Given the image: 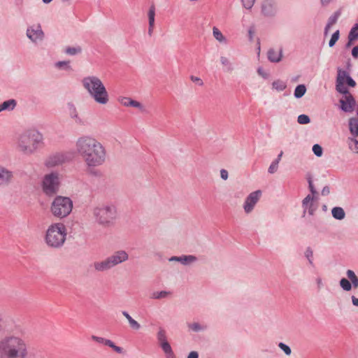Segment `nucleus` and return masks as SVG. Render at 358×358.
Instances as JSON below:
<instances>
[{"instance_id":"864d4df0","label":"nucleus","mask_w":358,"mask_h":358,"mask_svg":"<svg viewBox=\"0 0 358 358\" xmlns=\"http://www.w3.org/2000/svg\"><path fill=\"white\" fill-rule=\"evenodd\" d=\"M308 183H309V188L311 192L310 194H313L315 196V194H317V192L315 189V187L313 185V182L310 180H309Z\"/></svg>"},{"instance_id":"49530a36","label":"nucleus","mask_w":358,"mask_h":358,"mask_svg":"<svg viewBox=\"0 0 358 358\" xmlns=\"http://www.w3.org/2000/svg\"><path fill=\"white\" fill-rule=\"evenodd\" d=\"M190 79H191V80H192L193 83H194L197 84V85H199V86H202V85H203V83L202 80H201L200 78H199V77L192 76L190 77Z\"/></svg>"},{"instance_id":"c03bdc74","label":"nucleus","mask_w":358,"mask_h":358,"mask_svg":"<svg viewBox=\"0 0 358 358\" xmlns=\"http://www.w3.org/2000/svg\"><path fill=\"white\" fill-rule=\"evenodd\" d=\"M70 116L73 120H75L78 116H80L78 112L74 106H71L70 108Z\"/></svg>"},{"instance_id":"2f4dec72","label":"nucleus","mask_w":358,"mask_h":358,"mask_svg":"<svg viewBox=\"0 0 358 358\" xmlns=\"http://www.w3.org/2000/svg\"><path fill=\"white\" fill-rule=\"evenodd\" d=\"M332 215L337 220H343L345 217L344 210L341 207H335L331 210Z\"/></svg>"},{"instance_id":"a18cd8bd","label":"nucleus","mask_w":358,"mask_h":358,"mask_svg":"<svg viewBox=\"0 0 358 358\" xmlns=\"http://www.w3.org/2000/svg\"><path fill=\"white\" fill-rule=\"evenodd\" d=\"M181 257L182 260H180V262H181L182 264H186L187 262V259H189L190 262H194L196 260V257L192 255L184 256Z\"/></svg>"},{"instance_id":"7c9ffc66","label":"nucleus","mask_w":358,"mask_h":358,"mask_svg":"<svg viewBox=\"0 0 358 358\" xmlns=\"http://www.w3.org/2000/svg\"><path fill=\"white\" fill-rule=\"evenodd\" d=\"M15 105L16 102L14 99L6 101L0 105V113L5 110H13Z\"/></svg>"},{"instance_id":"69168bd1","label":"nucleus","mask_w":358,"mask_h":358,"mask_svg":"<svg viewBox=\"0 0 358 358\" xmlns=\"http://www.w3.org/2000/svg\"><path fill=\"white\" fill-rule=\"evenodd\" d=\"M52 0H43V1L45 3H48L50 2H51Z\"/></svg>"},{"instance_id":"603ef678","label":"nucleus","mask_w":358,"mask_h":358,"mask_svg":"<svg viewBox=\"0 0 358 358\" xmlns=\"http://www.w3.org/2000/svg\"><path fill=\"white\" fill-rule=\"evenodd\" d=\"M352 55L355 59L358 58V45L355 46L352 50Z\"/></svg>"},{"instance_id":"338daca9","label":"nucleus","mask_w":358,"mask_h":358,"mask_svg":"<svg viewBox=\"0 0 358 358\" xmlns=\"http://www.w3.org/2000/svg\"><path fill=\"white\" fill-rule=\"evenodd\" d=\"M352 42H350V40H348V44H347V46H348V47L350 46V45H351V44H352Z\"/></svg>"},{"instance_id":"bf43d9fd","label":"nucleus","mask_w":358,"mask_h":358,"mask_svg":"<svg viewBox=\"0 0 358 358\" xmlns=\"http://www.w3.org/2000/svg\"><path fill=\"white\" fill-rule=\"evenodd\" d=\"M329 189L327 187H324L323 189L322 190V195H327V194H329Z\"/></svg>"},{"instance_id":"dca6fc26","label":"nucleus","mask_w":358,"mask_h":358,"mask_svg":"<svg viewBox=\"0 0 358 358\" xmlns=\"http://www.w3.org/2000/svg\"><path fill=\"white\" fill-rule=\"evenodd\" d=\"M157 338L163 351L164 352H170L171 345L167 341L166 332L164 329H159V331L157 334Z\"/></svg>"},{"instance_id":"f3484780","label":"nucleus","mask_w":358,"mask_h":358,"mask_svg":"<svg viewBox=\"0 0 358 358\" xmlns=\"http://www.w3.org/2000/svg\"><path fill=\"white\" fill-rule=\"evenodd\" d=\"M64 161L65 157L64 155L61 153H57L48 157L45 160V164L48 167H54L63 164Z\"/></svg>"},{"instance_id":"4d7b16f0","label":"nucleus","mask_w":358,"mask_h":358,"mask_svg":"<svg viewBox=\"0 0 358 358\" xmlns=\"http://www.w3.org/2000/svg\"><path fill=\"white\" fill-rule=\"evenodd\" d=\"M187 358H198V353L195 351L191 352Z\"/></svg>"},{"instance_id":"0eeeda50","label":"nucleus","mask_w":358,"mask_h":358,"mask_svg":"<svg viewBox=\"0 0 358 358\" xmlns=\"http://www.w3.org/2000/svg\"><path fill=\"white\" fill-rule=\"evenodd\" d=\"M92 215L99 224L108 227L116 217V208L111 205H99L92 209Z\"/></svg>"},{"instance_id":"bb28decb","label":"nucleus","mask_w":358,"mask_h":358,"mask_svg":"<svg viewBox=\"0 0 358 358\" xmlns=\"http://www.w3.org/2000/svg\"><path fill=\"white\" fill-rule=\"evenodd\" d=\"M357 137L351 136L348 137L347 140V143L349 147V149L355 153H358V140L356 138Z\"/></svg>"},{"instance_id":"b1692460","label":"nucleus","mask_w":358,"mask_h":358,"mask_svg":"<svg viewBox=\"0 0 358 358\" xmlns=\"http://www.w3.org/2000/svg\"><path fill=\"white\" fill-rule=\"evenodd\" d=\"M349 129L352 136H358V119L352 117L349 120Z\"/></svg>"},{"instance_id":"39448f33","label":"nucleus","mask_w":358,"mask_h":358,"mask_svg":"<svg viewBox=\"0 0 358 358\" xmlns=\"http://www.w3.org/2000/svg\"><path fill=\"white\" fill-rule=\"evenodd\" d=\"M67 228L62 222H53L47 227L44 234L45 245L52 249L62 248L66 241Z\"/></svg>"},{"instance_id":"5701e85b","label":"nucleus","mask_w":358,"mask_h":358,"mask_svg":"<svg viewBox=\"0 0 358 358\" xmlns=\"http://www.w3.org/2000/svg\"><path fill=\"white\" fill-rule=\"evenodd\" d=\"M220 64L225 72L230 73L234 70L233 64L230 59L226 56H221L220 58Z\"/></svg>"},{"instance_id":"c9c22d12","label":"nucleus","mask_w":358,"mask_h":358,"mask_svg":"<svg viewBox=\"0 0 358 358\" xmlns=\"http://www.w3.org/2000/svg\"><path fill=\"white\" fill-rule=\"evenodd\" d=\"M340 36L339 30L336 31L331 36V39L329 42V47L332 48L336 43L338 41Z\"/></svg>"},{"instance_id":"0e129e2a","label":"nucleus","mask_w":358,"mask_h":358,"mask_svg":"<svg viewBox=\"0 0 358 358\" xmlns=\"http://www.w3.org/2000/svg\"><path fill=\"white\" fill-rule=\"evenodd\" d=\"M330 0H321L322 4H327Z\"/></svg>"},{"instance_id":"72a5a7b5","label":"nucleus","mask_w":358,"mask_h":358,"mask_svg":"<svg viewBox=\"0 0 358 358\" xmlns=\"http://www.w3.org/2000/svg\"><path fill=\"white\" fill-rule=\"evenodd\" d=\"M306 92V88L304 85H298L294 90V96L296 98L302 97Z\"/></svg>"},{"instance_id":"393cba45","label":"nucleus","mask_w":358,"mask_h":358,"mask_svg":"<svg viewBox=\"0 0 358 358\" xmlns=\"http://www.w3.org/2000/svg\"><path fill=\"white\" fill-rule=\"evenodd\" d=\"M148 20H149L148 33H149V34H151L152 31L153 30V28H154V25H155V6H150L148 13Z\"/></svg>"},{"instance_id":"a211bd4d","label":"nucleus","mask_w":358,"mask_h":358,"mask_svg":"<svg viewBox=\"0 0 358 358\" xmlns=\"http://www.w3.org/2000/svg\"><path fill=\"white\" fill-rule=\"evenodd\" d=\"M119 103L125 107H134L139 108L140 110H143V105L135 100H133L132 99L127 97V96H120L118 98Z\"/></svg>"},{"instance_id":"c85d7f7f","label":"nucleus","mask_w":358,"mask_h":358,"mask_svg":"<svg viewBox=\"0 0 358 358\" xmlns=\"http://www.w3.org/2000/svg\"><path fill=\"white\" fill-rule=\"evenodd\" d=\"M122 315L128 320L129 324L132 329L135 330H138L140 329L141 325L139 324V323L135 320H134L127 312L124 311L122 313Z\"/></svg>"},{"instance_id":"1a4fd4ad","label":"nucleus","mask_w":358,"mask_h":358,"mask_svg":"<svg viewBox=\"0 0 358 358\" xmlns=\"http://www.w3.org/2000/svg\"><path fill=\"white\" fill-rule=\"evenodd\" d=\"M356 85V82L351 78L347 71L341 68L337 69L336 90L338 92H346V91H349L348 86L355 87Z\"/></svg>"},{"instance_id":"423d86ee","label":"nucleus","mask_w":358,"mask_h":358,"mask_svg":"<svg viewBox=\"0 0 358 358\" xmlns=\"http://www.w3.org/2000/svg\"><path fill=\"white\" fill-rule=\"evenodd\" d=\"M73 207V201L67 196H57L50 203V212L59 219L69 216Z\"/></svg>"},{"instance_id":"6e6d98bb","label":"nucleus","mask_w":358,"mask_h":358,"mask_svg":"<svg viewBox=\"0 0 358 358\" xmlns=\"http://www.w3.org/2000/svg\"><path fill=\"white\" fill-rule=\"evenodd\" d=\"M316 283L317 285V288L320 289L323 287V282L321 278H316Z\"/></svg>"},{"instance_id":"09e8293b","label":"nucleus","mask_w":358,"mask_h":358,"mask_svg":"<svg viewBox=\"0 0 358 358\" xmlns=\"http://www.w3.org/2000/svg\"><path fill=\"white\" fill-rule=\"evenodd\" d=\"M55 66L58 68L64 67L68 69H70V66H69V62H59L56 63Z\"/></svg>"},{"instance_id":"4be33fe9","label":"nucleus","mask_w":358,"mask_h":358,"mask_svg":"<svg viewBox=\"0 0 358 358\" xmlns=\"http://www.w3.org/2000/svg\"><path fill=\"white\" fill-rule=\"evenodd\" d=\"M275 10V3L272 0H266L262 5V11L266 15H272Z\"/></svg>"},{"instance_id":"37998d69","label":"nucleus","mask_w":358,"mask_h":358,"mask_svg":"<svg viewBox=\"0 0 358 358\" xmlns=\"http://www.w3.org/2000/svg\"><path fill=\"white\" fill-rule=\"evenodd\" d=\"M243 6L247 9H250L254 5L255 0H241Z\"/></svg>"},{"instance_id":"4c0bfd02","label":"nucleus","mask_w":358,"mask_h":358,"mask_svg":"<svg viewBox=\"0 0 358 358\" xmlns=\"http://www.w3.org/2000/svg\"><path fill=\"white\" fill-rule=\"evenodd\" d=\"M297 121L301 124H308L310 121L309 117L306 115H300L298 117Z\"/></svg>"},{"instance_id":"774afa93","label":"nucleus","mask_w":358,"mask_h":358,"mask_svg":"<svg viewBox=\"0 0 358 358\" xmlns=\"http://www.w3.org/2000/svg\"><path fill=\"white\" fill-rule=\"evenodd\" d=\"M357 24H358V23H357Z\"/></svg>"},{"instance_id":"20e7f679","label":"nucleus","mask_w":358,"mask_h":358,"mask_svg":"<svg viewBox=\"0 0 358 358\" xmlns=\"http://www.w3.org/2000/svg\"><path fill=\"white\" fill-rule=\"evenodd\" d=\"M82 85L94 101L100 105L109 102V94L101 80L95 76H89L82 80Z\"/></svg>"},{"instance_id":"6ab92c4d","label":"nucleus","mask_w":358,"mask_h":358,"mask_svg":"<svg viewBox=\"0 0 358 358\" xmlns=\"http://www.w3.org/2000/svg\"><path fill=\"white\" fill-rule=\"evenodd\" d=\"M92 339L99 343H102L105 345L109 346L110 348H113L116 352L117 353H122V348L120 347H118L114 344L113 341L108 339H106L102 337H99L96 336H92Z\"/></svg>"},{"instance_id":"de8ad7c7","label":"nucleus","mask_w":358,"mask_h":358,"mask_svg":"<svg viewBox=\"0 0 358 358\" xmlns=\"http://www.w3.org/2000/svg\"><path fill=\"white\" fill-rule=\"evenodd\" d=\"M189 327L194 331H198L202 329V328L198 323L189 324Z\"/></svg>"},{"instance_id":"412c9836","label":"nucleus","mask_w":358,"mask_h":358,"mask_svg":"<svg viewBox=\"0 0 358 358\" xmlns=\"http://www.w3.org/2000/svg\"><path fill=\"white\" fill-rule=\"evenodd\" d=\"M268 59L271 62H279L282 57V50L271 48L268 51Z\"/></svg>"},{"instance_id":"f8f14e48","label":"nucleus","mask_w":358,"mask_h":358,"mask_svg":"<svg viewBox=\"0 0 358 358\" xmlns=\"http://www.w3.org/2000/svg\"><path fill=\"white\" fill-rule=\"evenodd\" d=\"M262 196V192L260 190H257L251 192L245 199L243 208L246 213H250L254 209L255 206L259 200Z\"/></svg>"},{"instance_id":"9b49d317","label":"nucleus","mask_w":358,"mask_h":358,"mask_svg":"<svg viewBox=\"0 0 358 358\" xmlns=\"http://www.w3.org/2000/svg\"><path fill=\"white\" fill-rule=\"evenodd\" d=\"M340 93L343 94L342 98L339 100L341 109L345 113L352 112L356 106L355 99L349 91Z\"/></svg>"},{"instance_id":"79ce46f5","label":"nucleus","mask_w":358,"mask_h":358,"mask_svg":"<svg viewBox=\"0 0 358 358\" xmlns=\"http://www.w3.org/2000/svg\"><path fill=\"white\" fill-rule=\"evenodd\" d=\"M278 164L279 163H278V161H273L268 168V172L270 173H274L276 172L278 168Z\"/></svg>"},{"instance_id":"e433bc0d","label":"nucleus","mask_w":358,"mask_h":358,"mask_svg":"<svg viewBox=\"0 0 358 358\" xmlns=\"http://www.w3.org/2000/svg\"><path fill=\"white\" fill-rule=\"evenodd\" d=\"M81 52L80 47H68L65 50V52L68 55H74Z\"/></svg>"},{"instance_id":"58836bf2","label":"nucleus","mask_w":358,"mask_h":358,"mask_svg":"<svg viewBox=\"0 0 358 358\" xmlns=\"http://www.w3.org/2000/svg\"><path fill=\"white\" fill-rule=\"evenodd\" d=\"M305 256L308 259L310 264L313 265V252L312 249H310V248H308L306 250Z\"/></svg>"},{"instance_id":"680f3d73","label":"nucleus","mask_w":358,"mask_h":358,"mask_svg":"<svg viewBox=\"0 0 358 358\" xmlns=\"http://www.w3.org/2000/svg\"><path fill=\"white\" fill-rule=\"evenodd\" d=\"M282 155H283V152H282V151H281V152H280V154L278 155L277 159H275L274 161H278V163H279V162H280V159H281V158H282Z\"/></svg>"},{"instance_id":"aec40b11","label":"nucleus","mask_w":358,"mask_h":358,"mask_svg":"<svg viewBox=\"0 0 358 358\" xmlns=\"http://www.w3.org/2000/svg\"><path fill=\"white\" fill-rule=\"evenodd\" d=\"M13 178V173L8 169L0 166V183L3 185L8 184Z\"/></svg>"},{"instance_id":"ea45409f","label":"nucleus","mask_w":358,"mask_h":358,"mask_svg":"<svg viewBox=\"0 0 358 358\" xmlns=\"http://www.w3.org/2000/svg\"><path fill=\"white\" fill-rule=\"evenodd\" d=\"M313 152L316 156L321 157L322 155V148L320 145L315 144L313 147Z\"/></svg>"},{"instance_id":"473e14b6","label":"nucleus","mask_w":358,"mask_h":358,"mask_svg":"<svg viewBox=\"0 0 358 358\" xmlns=\"http://www.w3.org/2000/svg\"><path fill=\"white\" fill-rule=\"evenodd\" d=\"M358 38V24H356L355 26L351 29L349 35H348V40H350V42H353L356 41Z\"/></svg>"},{"instance_id":"cd10ccee","label":"nucleus","mask_w":358,"mask_h":358,"mask_svg":"<svg viewBox=\"0 0 358 358\" xmlns=\"http://www.w3.org/2000/svg\"><path fill=\"white\" fill-rule=\"evenodd\" d=\"M339 16L338 13H334L332 16L329 18L328 23L324 29V35L327 36L331 27L335 24L338 20Z\"/></svg>"},{"instance_id":"c756f323","label":"nucleus","mask_w":358,"mask_h":358,"mask_svg":"<svg viewBox=\"0 0 358 358\" xmlns=\"http://www.w3.org/2000/svg\"><path fill=\"white\" fill-rule=\"evenodd\" d=\"M287 87V84L282 80H274L272 83V88L278 92H282Z\"/></svg>"},{"instance_id":"ddd939ff","label":"nucleus","mask_w":358,"mask_h":358,"mask_svg":"<svg viewBox=\"0 0 358 358\" xmlns=\"http://www.w3.org/2000/svg\"><path fill=\"white\" fill-rule=\"evenodd\" d=\"M346 273L351 282L346 278H342L340 280V285L343 289L345 291H350L352 289V286H353L355 288H357L358 278L355 275V272L352 270H348Z\"/></svg>"},{"instance_id":"3c124183","label":"nucleus","mask_w":358,"mask_h":358,"mask_svg":"<svg viewBox=\"0 0 358 358\" xmlns=\"http://www.w3.org/2000/svg\"><path fill=\"white\" fill-rule=\"evenodd\" d=\"M220 176H221V178L223 180H226L228 178V172H227V171L225 170V169H222L220 171Z\"/></svg>"},{"instance_id":"7ed1b4c3","label":"nucleus","mask_w":358,"mask_h":358,"mask_svg":"<svg viewBox=\"0 0 358 358\" xmlns=\"http://www.w3.org/2000/svg\"><path fill=\"white\" fill-rule=\"evenodd\" d=\"M44 145L42 133L35 129H29L20 134L16 141L17 150L24 155H31Z\"/></svg>"},{"instance_id":"a19ab883","label":"nucleus","mask_w":358,"mask_h":358,"mask_svg":"<svg viewBox=\"0 0 358 358\" xmlns=\"http://www.w3.org/2000/svg\"><path fill=\"white\" fill-rule=\"evenodd\" d=\"M279 348L283 350V352L287 355H289L292 352V350L290 349V348L285 345V343H280L279 345H278Z\"/></svg>"},{"instance_id":"4468645a","label":"nucleus","mask_w":358,"mask_h":358,"mask_svg":"<svg viewBox=\"0 0 358 358\" xmlns=\"http://www.w3.org/2000/svg\"><path fill=\"white\" fill-rule=\"evenodd\" d=\"M302 205L304 210H308V213L312 215L318 207L317 197L313 194H308L303 200Z\"/></svg>"},{"instance_id":"f257e3e1","label":"nucleus","mask_w":358,"mask_h":358,"mask_svg":"<svg viewBox=\"0 0 358 358\" xmlns=\"http://www.w3.org/2000/svg\"><path fill=\"white\" fill-rule=\"evenodd\" d=\"M75 151L88 168H94L104 164L106 150L103 144L90 136H82L75 143Z\"/></svg>"},{"instance_id":"8fccbe9b","label":"nucleus","mask_w":358,"mask_h":358,"mask_svg":"<svg viewBox=\"0 0 358 358\" xmlns=\"http://www.w3.org/2000/svg\"><path fill=\"white\" fill-rule=\"evenodd\" d=\"M257 73L259 76H261L262 77H263L264 78H266L268 76V73L264 72V71L262 68H259L257 69Z\"/></svg>"},{"instance_id":"9d476101","label":"nucleus","mask_w":358,"mask_h":358,"mask_svg":"<svg viewBox=\"0 0 358 358\" xmlns=\"http://www.w3.org/2000/svg\"><path fill=\"white\" fill-rule=\"evenodd\" d=\"M59 187V174L50 173L44 176L42 187L47 195H53L58 191Z\"/></svg>"},{"instance_id":"e2e57ef3","label":"nucleus","mask_w":358,"mask_h":358,"mask_svg":"<svg viewBox=\"0 0 358 358\" xmlns=\"http://www.w3.org/2000/svg\"><path fill=\"white\" fill-rule=\"evenodd\" d=\"M170 260H171V261L172 260H176V261L180 262V260H182V257H173L171 258Z\"/></svg>"},{"instance_id":"052dcab7","label":"nucleus","mask_w":358,"mask_h":358,"mask_svg":"<svg viewBox=\"0 0 358 358\" xmlns=\"http://www.w3.org/2000/svg\"><path fill=\"white\" fill-rule=\"evenodd\" d=\"M352 302L354 306H358V298H356L355 296H352Z\"/></svg>"},{"instance_id":"5fc2aeb1","label":"nucleus","mask_w":358,"mask_h":358,"mask_svg":"<svg viewBox=\"0 0 358 358\" xmlns=\"http://www.w3.org/2000/svg\"><path fill=\"white\" fill-rule=\"evenodd\" d=\"M73 120H74L75 123L78 125H84V124H85L83 120L82 119V117L80 116H78L77 118H76Z\"/></svg>"},{"instance_id":"13d9d810","label":"nucleus","mask_w":358,"mask_h":358,"mask_svg":"<svg viewBox=\"0 0 358 358\" xmlns=\"http://www.w3.org/2000/svg\"><path fill=\"white\" fill-rule=\"evenodd\" d=\"M166 355V358H175L172 348H171V352H164Z\"/></svg>"},{"instance_id":"a878e982","label":"nucleus","mask_w":358,"mask_h":358,"mask_svg":"<svg viewBox=\"0 0 358 358\" xmlns=\"http://www.w3.org/2000/svg\"><path fill=\"white\" fill-rule=\"evenodd\" d=\"M213 37L220 43H227V41L226 37L222 34V33L217 27H214L213 28Z\"/></svg>"},{"instance_id":"6e6552de","label":"nucleus","mask_w":358,"mask_h":358,"mask_svg":"<svg viewBox=\"0 0 358 358\" xmlns=\"http://www.w3.org/2000/svg\"><path fill=\"white\" fill-rule=\"evenodd\" d=\"M128 258L129 255L125 251L118 250L102 261L94 262L93 266L96 271H105L126 262Z\"/></svg>"},{"instance_id":"f704fd0d","label":"nucleus","mask_w":358,"mask_h":358,"mask_svg":"<svg viewBox=\"0 0 358 358\" xmlns=\"http://www.w3.org/2000/svg\"><path fill=\"white\" fill-rule=\"evenodd\" d=\"M170 294L169 292L166 291H161V292H154L151 294V298L154 299H163L167 297Z\"/></svg>"},{"instance_id":"f03ea898","label":"nucleus","mask_w":358,"mask_h":358,"mask_svg":"<svg viewBox=\"0 0 358 358\" xmlns=\"http://www.w3.org/2000/svg\"><path fill=\"white\" fill-rule=\"evenodd\" d=\"M27 345L24 339L8 335L0 340V358H27Z\"/></svg>"},{"instance_id":"2eb2a0df","label":"nucleus","mask_w":358,"mask_h":358,"mask_svg":"<svg viewBox=\"0 0 358 358\" xmlns=\"http://www.w3.org/2000/svg\"><path fill=\"white\" fill-rule=\"evenodd\" d=\"M27 36L31 41L36 43L43 39V32L40 25H34L27 29Z\"/></svg>"}]
</instances>
